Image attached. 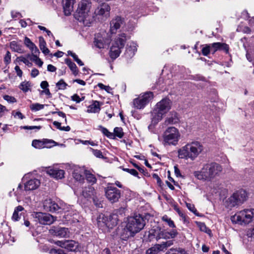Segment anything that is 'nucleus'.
I'll return each instance as SVG.
<instances>
[{
    "instance_id": "f257e3e1",
    "label": "nucleus",
    "mask_w": 254,
    "mask_h": 254,
    "mask_svg": "<svg viewBox=\"0 0 254 254\" xmlns=\"http://www.w3.org/2000/svg\"><path fill=\"white\" fill-rule=\"evenodd\" d=\"M145 226V221L140 215H136L128 218L126 228H124L121 238L127 240L129 238L140 231Z\"/></svg>"
},
{
    "instance_id": "f03ea898",
    "label": "nucleus",
    "mask_w": 254,
    "mask_h": 254,
    "mask_svg": "<svg viewBox=\"0 0 254 254\" xmlns=\"http://www.w3.org/2000/svg\"><path fill=\"white\" fill-rule=\"evenodd\" d=\"M204 147L199 141H193L188 143L178 150L180 158L194 160L203 151Z\"/></svg>"
},
{
    "instance_id": "7ed1b4c3",
    "label": "nucleus",
    "mask_w": 254,
    "mask_h": 254,
    "mask_svg": "<svg viewBox=\"0 0 254 254\" xmlns=\"http://www.w3.org/2000/svg\"><path fill=\"white\" fill-rule=\"evenodd\" d=\"M222 171V166L214 162L203 165L200 171H195L194 176L199 180L211 181Z\"/></svg>"
},
{
    "instance_id": "20e7f679",
    "label": "nucleus",
    "mask_w": 254,
    "mask_h": 254,
    "mask_svg": "<svg viewBox=\"0 0 254 254\" xmlns=\"http://www.w3.org/2000/svg\"><path fill=\"white\" fill-rule=\"evenodd\" d=\"M172 102L168 98H164L157 103L152 113V124H157L163 117L170 110Z\"/></svg>"
},
{
    "instance_id": "39448f33",
    "label": "nucleus",
    "mask_w": 254,
    "mask_h": 254,
    "mask_svg": "<svg viewBox=\"0 0 254 254\" xmlns=\"http://www.w3.org/2000/svg\"><path fill=\"white\" fill-rule=\"evenodd\" d=\"M254 218V208L244 209L231 217V220L233 223L241 225L248 224L251 222Z\"/></svg>"
},
{
    "instance_id": "423d86ee",
    "label": "nucleus",
    "mask_w": 254,
    "mask_h": 254,
    "mask_svg": "<svg viewBox=\"0 0 254 254\" xmlns=\"http://www.w3.org/2000/svg\"><path fill=\"white\" fill-rule=\"evenodd\" d=\"M247 191L243 189L238 190L233 193L226 201V206L228 208L239 206L247 200Z\"/></svg>"
},
{
    "instance_id": "0eeeda50",
    "label": "nucleus",
    "mask_w": 254,
    "mask_h": 254,
    "mask_svg": "<svg viewBox=\"0 0 254 254\" xmlns=\"http://www.w3.org/2000/svg\"><path fill=\"white\" fill-rule=\"evenodd\" d=\"M180 133L175 127H169L164 132L162 143L164 145H176L180 139Z\"/></svg>"
},
{
    "instance_id": "6e6552de",
    "label": "nucleus",
    "mask_w": 254,
    "mask_h": 254,
    "mask_svg": "<svg viewBox=\"0 0 254 254\" xmlns=\"http://www.w3.org/2000/svg\"><path fill=\"white\" fill-rule=\"evenodd\" d=\"M126 40L125 34L123 33L119 35L110 48V56L112 59H115L119 56L121 49L124 48Z\"/></svg>"
},
{
    "instance_id": "1a4fd4ad",
    "label": "nucleus",
    "mask_w": 254,
    "mask_h": 254,
    "mask_svg": "<svg viewBox=\"0 0 254 254\" xmlns=\"http://www.w3.org/2000/svg\"><path fill=\"white\" fill-rule=\"evenodd\" d=\"M90 7L91 2L88 0H81L78 4L75 14L78 20H84L87 17Z\"/></svg>"
},
{
    "instance_id": "9d476101",
    "label": "nucleus",
    "mask_w": 254,
    "mask_h": 254,
    "mask_svg": "<svg viewBox=\"0 0 254 254\" xmlns=\"http://www.w3.org/2000/svg\"><path fill=\"white\" fill-rule=\"evenodd\" d=\"M152 98L153 94L150 92H146L142 95H140L138 97L133 100V107L137 109H143Z\"/></svg>"
},
{
    "instance_id": "9b49d317",
    "label": "nucleus",
    "mask_w": 254,
    "mask_h": 254,
    "mask_svg": "<svg viewBox=\"0 0 254 254\" xmlns=\"http://www.w3.org/2000/svg\"><path fill=\"white\" fill-rule=\"evenodd\" d=\"M32 215L36 221L42 225H51L56 220V218L49 213L37 212Z\"/></svg>"
},
{
    "instance_id": "f8f14e48",
    "label": "nucleus",
    "mask_w": 254,
    "mask_h": 254,
    "mask_svg": "<svg viewBox=\"0 0 254 254\" xmlns=\"http://www.w3.org/2000/svg\"><path fill=\"white\" fill-rule=\"evenodd\" d=\"M105 196L112 203L118 201L121 197V190L117 188L109 186L105 189Z\"/></svg>"
},
{
    "instance_id": "ddd939ff",
    "label": "nucleus",
    "mask_w": 254,
    "mask_h": 254,
    "mask_svg": "<svg viewBox=\"0 0 254 254\" xmlns=\"http://www.w3.org/2000/svg\"><path fill=\"white\" fill-rule=\"evenodd\" d=\"M50 231L52 235L61 238H69L70 236L68 229L65 227H53Z\"/></svg>"
},
{
    "instance_id": "4468645a",
    "label": "nucleus",
    "mask_w": 254,
    "mask_h": 254,
    "mask_svg": "<svg viewBox=\"0 0 254 254\" xmlns=\"http://www.w3.org/2000/svg\"><path fill=\"white\" fill-rule=\"evenodd\" d=\"M110 6L108 4L103 3L100 5L95 10L96 15L102 16L106 19L110 15Z\"/></svg>"
},
{
    "instance_id": "2eb2a0df",
    "label": "nucleus",
    "mask_w": 254,
    "mask_h": 254,
    "mask_svg": "<svg viewBox=\"0 0 254 254\" xmlns=\"http://www.w3.org/2000/svg\"><path fill=\"white\" fill-rule=\"evenodd\" d=\"M124 24V19L117 16L112 20L110 22V31L112 34L116 33L117 30Z\"/></svg>"
},
{
    "instance_id": "dca6fc26",
    "label": "nucleus",
    "mask_w": 254,
    "mask_h": 254,
    "mask_svg": "<svg viewBox=\"0 0 254 254\" xmlns=\"http://www.w3.org/2000/svg\"><path fill=\"white\" fill-rule=\"evenodd\" d=\"M43 206L45 210L51 212H56L60 208L58 204L51 199H46Z\"/></svg>"
},
{
    "instance_id": "f3484780",
    "label": "nucleus",
    "mask_w": 254,
    "mask_h": 254,
    "mask_svg": "<svg viewBox=\"0 0 254 254\" xmlns=\"http://www.w3.org/2000/svg\"><path fill=\"white\" fill-rule=\"evenodd\" d=\"M47 174L56 179H62L64 178V171L57 168H49L47 171Z\"/></svg>"
},
{
    "instance_id": "a211bd4d",
    "label": "nucleus",
    "mask_w": 254,
    "mask_h": 254,
    "mask_svg": "<svg viewBox=\"0 0 254 254\" xmlns=\"http://www.w3.org/2000/svg\"><path fill=\"white\" fill-rule=\"evenodd\" d=\"M75 0H64L63 8L65 15H69L73 10Z\"/></svg>"
},
{
    "instance_id": "6ab92c4d",
    "label": "nucleus",
    "mask_w": 254,
    "mask_h": 254,
    "mask_svg": "<svg viewBox=\"0 0 254 254\" xmlns=\"http://www.w3.org/2000/svg\"><path fill=\"white\" fill-rule=\"evenodd\" d=\"M40 182L37 179H32L25 183V190H30L36 189L40 185Z\"/></svg>"
},
{
    "instance_id": "aec40b11",
    "label": "nucleus",
    "mask_w": 254,
    "mask_h": 254,
    "mask_svg": "<svg viewBox=\"0 0 254 254\" xmlns=\"http://www.w3.org/2000/svg\"><path fill=\"white\" fill-rule=\"evenodd\" d=\"M137 50L136 44L131 42L129 43V45H127L125 55L127 59L131 58L135 54Z\"/></svg>"
},
{
    "instance_id": "412c9836",
    "label": "nucleus",
    "mask_w": 254,
    "mask_h": 254,
    "mask_svg": "<svg viewBox=\"0 0 254 254\" xmlns=\"http://www.w3.org/2000/svg\"><path fill=\"white\" fill-rule=\"evenodd\" d=\"M107 217V224L108 228H112L118 224V221L119 220V217L117 213H113Z\"/></svg>"
},
{
    "instance_id": "4be33fe9",
    "label": "nucleus",
    "mask_w": 254,
    "mask_h": 254,
    "mask_svg": "<svg viewBox=\"0 0 254 254\" xmlns=\"http://www.w3.org/2000/svg\"><path fill=\"white\" fill-rule=\"evenodd\" d=\"M108 217L105 216V215L101 214H100L97 219V223L98 226L100 228L104 229L106 228H108Z\"/></svg>"
},
{
    "instance_id": "5701e85b",
    "label": "nucleus",
    "mask_w": 254,
    "mask_h": 254,
    "mask_svg": "<svg viewBox=\"0 0 254 254\" xmlns=\"http://www.w3.org/2000/svg\"><path fill=\"white\" fill-rule=\"evenodd\" d=\"M83 175H84V170L80 168L75 169L72 173L73 177L75 180L81 183L84 181Z\"/></svg>"
},
{
    "instance_id": "b1692460",
    "label": "nucleus",
    "mask_w": 254,
    "mask_h": 254,
    "mask_svg": "<svg viewBox=\"0 0 254 254\" xmlns=\"http://www.w3.org/2000/svg\"><path fill=\"white\" fill-rule=\"evenodd\" d=\"M24 42L25 46L31 50L33 54H38L40 53L37 47L29 38L25 37Z\"/></svg>"
},
{
    "instance_id": "393cba45",
    "label": "nucleus",
    "mask_w": 254,
    "mask_h": 254,
    "mask_svg": "<svg viewBox=\"0 0 254 254\" xmlns=\"http://www.w3.org/2000/svg\"><path fill=\"white\" fill-rule=\"evenodd\" d=\"M101 104L99 101H94L93 103L88 107L87 112L89 113H99L101 110Z\"/></svg>"
},
{
    "instance_id": "a878e982",
    "label": "nucleus",
    "mask_w": 254,
    "mask_h": 254,
    "mask_svg": "<svg viewBox=\"0 0 254 254\" xmlns=\"http://www.w3.org/2000/svg\"><path fill=\"white\" fill-rule=\"evenodd\" d=\"M78 243L73 240H66L64 249L69 251H75L78 248Z\"/></svg>"
},
{
    "instance_id": "bb28decb",
    "label": "nucleus",
    "mask_w": 254,
    "mask_h": 254,
    "mask_svg": "<svg viewBox=\"0 0 254 254\" xmlns=\"http://www.w3.org/2000/svg\"><path fill=\"white\" fill-rule=\"evenodd\" d=\"M39 47L42 52L45 55H48L50 53V50L46 47V43L43 37H40L39 38Z\"/></svg>"
},
{
    "instance_id": "cd10ccee",
    "label": "nucleus",
    "mask_w": 254,
    "mask_h": 254,
    "mask_svg": "<svg viewBox=\"0 0 254 254\" xmlns=\"http://www.w3.org/2000/svg\"><path fill=\"white\" fill-rule=\"evenodd\" d=\"M179 119L177 116V114L176 112L172 113L171 117L168 118L165 121L166 125L170 124H175L178 122Z\"/></svg>"
},
{
    "instance_id": "c85d7f7f",
    "label": "nucleus",
    "mask_w": 254,
    "mask_h": 254,
    "mask_svg": "<svg viewBox=\"0 0 254 254\" xmlns=\"http://www.w3.org/2000/svg\"><path fill=\"white\" fill-rule=\"evenodd\" d=\"M165 254H187L185 249L181 248H171Z\"/></svg>"
},
{
    "instance_id": "c756f323",
    "label": "nucleus",
    "mask_w": 254,
    "mask_h": 254,
    "mask_svg": "<svg viewBox=\"0 0 254 254\" xmlns=\"http://www.w3.org/2000/svg\"><path fill=\"white\" fill-rule=\"evenodd\" d=\"M10 48L14 52L17 53H22V47L16 41H12L10 43Z\"/></svg>"
},
{
    "instance_id": "7c9ffc66",
    "label": "nucleus",
    "mask_w": 254,
    "mask_h": 254,
    "mask_svg": "<svg viewBox=\"0 0 254 254\" xmlns=\"http://www.w3.org/2000/svg\"><path fill=\"white\" fill-rule=\"evenodd\" d=\"M106 42L103 39L98 36H96L94 39V44L96 47L101 49L104 47Z\"/></svg>"
},
{
    "instance_id": "2f4dec72",
    "label": "nucleus",
    "mask_w": 254,
    "mask_h": 254,
    "mask_svg": "<svg viewBox=\"0 0 254 254\" xmlns=\"http://www.w3.org/2000/svg\"><path fill=\"white\" fill-rule=\"evenodd\" d=\"M84 175L85 176L87 181L90 183L94 184L96 182V179L95 177L91 174L89 171L84 170Z\"/></svg>"
},
{
    "instance_id": "473e14b6",
    "label": "nucleus",
    "mask_w": 254,
    "mask_h": 254,
    "mask_svg": "<svg viewBox=\"0 0 254 254\" xmlns=\"http://www.w3.org/2000/svg\"><path fill=\"white\" fill-rule=\"evenodd\" d=\"M197 227L199 228L201 231L204 232L209 236L211 235V231L206 227L204 223L203 222H196Z\"/></svg>"
},
{
    "instance_id": "72a5a7b5",
    "label": "nucleus",
    "mask_w": 254,
    "mask_h": 254,
    "mask_svg": "<svg viewBox=\"0 0 254 254\" xmlns=\"http://www.w3.org/2000/svg\"><path fill=\"white\" fill-rule=\"evenodd\" d=\"M24 209L22 206L19 205L17 206L14 211L12 216V219L14 221H18L19 218V216L21 214H19V212L22 211Z\"/></svg>"
},
{
    "instance_id": "f704fd0d",
    "label": "nucleus",
    "mask_w": 254,
    "mask_h": 254,
    "mask_svg": "<svg viewBox=\"0 0 254 254\" xmlns=\"http://www.w3.org/2000/svg\"><path fill=\"white\" fill-rule=\"evenodd\" d=\"M31 83L28 81H24L21 83L19 85V88L24 92H27L30 90Z\"/></svg>"
},
{
    "instance_id": "c9c22d12",
    "label": "nucleus",
    "mask_w": 254,
    "mask_h": 254,
    "mask_svg": "<svg viewBox=\"0 0 254 254\" xmlns=\"http://www.w3.org/2000/svg\"><path fill=\"white\" fill-rule=\"evenodd\" d=\"M32 145L37 148V149H41L44 148V143L43 140H34L32 141Z\"/></svg>"
},
{
    "instance_id": "e433bc0d",
    "label": "nucleus",
    "mask_w": 254,
    "mask_h": 254,
    "mask_svg": "<svg viewBox=\"0 0 254 254\" xmlns=\"http://www.w3.org/2000/svg\"><path fill=\"white\" fill-rule=\"evenodd\" d=\"M44 148H51L57 145V143L52 139H43Z\"/></svg>"
},
{
    "instance_id": "4c0bfd02",
    "label": "nucleus",
    "mask_w": 254,
    "mask_h": 254,
    "mask_svg": "<svg viewBox=\"0 0 254 254\" xmlns=\"http://www.w3.org/2000/svg\"><path fill=\"white\" fill-rule=\"evenodd\" d=\"M99 127L101 128L102 132L109 138H114V133L110 132L106 128L100 126Z\"/></svg>"
},
{
    "instance_id": "58836bf2",
    "label": "nucleus",
    "mask_w": 254,
    "mask_h": 254,
    "mask_svg": "<svg viewBox=\"0 0 254 254\" xmlns=\"http://www.w3.org/2000/svg\"><path fill=\"white\" fill-rule=\"evenodd\" d=\"M170 238L169 234L168 232L166 231H161L158 233L156 237V239L159 240L160 239H168Z\"/></svg>"
},
{
    "instance_id": "ea45409f",
    "label": "nucleus",
    "mask_w": 254,
    "mask_h": 254,
    "mask_svg": "<svg viewBox=\"0 0 254 254\" xmlns=\"http://www.w3.org/2000/svg\"><path fill=\"white\" fill-rule=\"evenodd\" d=\"M114 137L117 136L120 138H121L123 137L124 135V132L123 131V129L121 127H116L114 128Z\"/></svg>"
},
{
    "instance_id": "a19ab883",
    "label": "nucleus",
    "mask_w": 254,
    "mask_h": 254,
    "mask_svg": "<svg viewBox=\"0 0 254 254\" xmlns=\"http://www.w3.org/2000/svg\"><path fill=\"white\" fill-rule=\"evenodd\" d=\"M45 105L39 103L33 104L30 106V109L32 111H37L44 108Z\"/></svg>"
},
{
    "instance_id": "79ce46f5",
    "label": "nucleus",
    "mask_w": 254,
    "mask_h": 254,
    "mask_svg": "<svg viewBox=\"0 0 254 254\" xmlns=\"http://www.w3.org/2000/svg\"><path fill=\"white\" fill-rule=\"evenodd\" d=\"M56 86L58 88L59 90H64L66 89L67 84L64 81L63 79H61L56 83Z\"/></svg>"
},
{
    "instance_id": "37998d69",
    "label": "nucleus",
    "mask_w": 254,
    "mask_h": 254,
    "mask_svg": "<svg viewBox=\"0 0 254 254\" xmlns=\"http://www.w3.org/2000/svg\"><path fill=\"white\" fill-rule=\"evenodd\" d=\"M162 219L163 221L166 222L170 227H175V225L174 224V222L171 219V218H169L167 216H163L162 218Z\"/></svg>"
},
{
    "instance_id": "c03bdc74",
    "label": "nucleus",
    "mask_w": 254,
    "mask_h": 254,
    "mask_svg": "<svg viewBox=\"0 0 254 254\" xmlns=\"http://www.w3.org/2000/svg\"><path fill=\"white\" fill-rule=\"evenodd\" d=\"M210 45L211 46V52L213 54L218 50H220L221 43H214Z\"/></svg>"
},
{
    "instance_id": "a18cd8bd",
    "label": "nucleus",
    "mask_w": 254,
    "mask_h": 254,
    "mask_svg": "<svg viewBox=\"0 0 254 254\" xmlns=\"http://www.w3.org/2000/svg\"><path fill=\"white\" fill-rule=\"evenodd\" d=\"M202 54L203 56H207L210 52H211V48L210 45H205V46L202 49Z\"/></svg>"
},
{
    "instance_id": "49530a36",
    "label": "nucleus",
    "mask_w": 254,
    "mask_h": 254,
    "mask_svg": "<svg viewBox=\"0 0 254 254\" xmlns=\"http://www.w3.org/2000/svg\"><path fill=\"white\" fill-rule=\"evenodd\" d=\"M158 250L155 245L146 251V254H157L159 252Z\"/></svg>"
},
{
    "instance_id": "de8ad7c7",
    "label": "nucleus",
    "mask_w": 254,
    "mask_h": 254,
    "mask_svg": "<svg viewBox=\"0 0 254 254\" xmlns=\"http://www.w3.org/2000/svg\"><path fill=\"white\" fill-rule=\"evenodd\" d=\"M49 253L50 254H67L61 249H56L54 248L50 249L49 251Z\"/></svg>"
},
{
    "instance_id": "09e8293b",
    "label": "nucleus",
    "mask_w": 254,
    "mask_h": 254,
    "mask_svg": "<svg viewBox=\"0 0 254 254\" xmlns=\"http://www.w3.org/2000/svg\"><path fill=\"white\" fill-rule=\"evenodd\" d=\"M3 99L7 102L10 103H13L16 102V100L14 97L10 96L7 95L3 96Z\"/></svg>"
},
{
    "instance_id": "8fccbe9b",
    "label": "nucleus",
    "mask_w": 254,
    "mask_h": 254,
    "mask_svg": "<svg viewBox=\"0 0 254 254\" xmlns=\"http://www.w3.org/2000/svg\"><path fill=\"white\" fill-rule=\"evenodd\" d=\"M90 150L92 151L93 154L97 157L99 158H102L103 157V155H102V153L101 151L97 149H94L92 148H90Z\"/></svg>"
},
{
    "instance_id": "3c124183",
    "label": "nucleus",
    "mask_w": 254,
    "mask_h": 254,
    "mask_svg": "<svg viewBox=\"0 0 254 254\" xmlns=\"http://www.w3.org/2000/svg\"><path fill=\"white\" fill-rule=\"evenodd\" d=\"M68 67L74 75H77L78 74V70L77 67L76 66V64L74 63L72 64Z\"/></svg>"
},
{
    "instance_id": "603ef678",
    "label": "nucleus",
    "mask_w": 254,
    "mask_h": 254,
    "mask_svg": "<svg viewBox=\"0 0 254 254\" xmlns=\"http://www.w3.org/2000/svg\"><path fill=\"white\" fill-rule=\"evenodd\" d=\"M37 54L33 55V57L35 59H32V61H34L35 63L40 67H41L43 64V62L37 57Z\"/></svg>"
},
{
    "instance_id": "864d4df0",
    "label": "nucleus",
    "mask_w": 254,
    "mask_h": 254,
    "mask_svg": "<svg viewBox=\"0 0 254 254\" xmlns=\"http://www.w3.org/2000/svg\"><path fill=\"white\" fill-rule=\"evenodd\" d=\"M123 170L125 172H127L131 175L134 176H137L138 175V172L136 170L133 169H128V168H124Z\"/></svg>"
},
{
    "instance_id": "5fc2aeb1",
    "label": "nucleus",
    "mask_w": 254,
    "mask_h": 254,
    "mask_svg": "<svg viewBox=\"0 0 254 254\" xmlns=\"http://www.w3.org/2000/svg\"><path fill=\"white\" fill-rule=\"evenodd\" d=\"M4 62L6 64H8L11 62V54L10 52L7 51L6 54L4 58Z\"/></svg>"
},
{
    "instance_id": "6e6d98bb",
    "label": "nucleus",
    "mask_w": 254,
    "mask_h": 254,
    "mask_svg": "<svg viewBox=\"0 0 254 254\" xmlns=\"http://www.w3.org/2000/svg\"><path fill=\"white\" fill-rule=\"evenodd\" d=\"M186 206L190 211L194 214H196V209L195 208L193 204L190 203H186Z\"/></svg>"
},
{
    "instance_id": "4d7b16f0",
    "label": "nucleus",
    "mask_w": 254,
    "mask_h": 254,
    "mask_svg": "<svg viewBox=\"0 0 254 254\" xmlns=\"http://www.w3.org/2000/svg\"><path fill=\"white\" fill-rule=\"evenodd\" d=\"M125 209L123 207H121L118 209H117L114 211V213H117L119 217V215H122L125 213Z\"/></svg>"
},
{
    "instance_id": "13d9d810",
    "label": "nucleus",
    "mask_w": 254,
    "mask_h": 254,
    "mask_svg": "<svg viewBox=\"0 0 254 254\" xmlns=\"http://www.w3.org/2000/svg\"><path fill=\"white\" fill-rule=\"evenodd\" d=\"M66 240H63V241H57L54 242V243L57 245V246L62 248H64L65 247V243Z\"/></svg>"
},
{
    "instance_id": "bf43d9fd",
    "label": "nucleus",
    "mask_w": 254,
    "mask_h": 254,
    "mask_svg": "<svg viewBox=\"0 0 254 254\" xmlns=\"http://www.w3.org/2000/svg\"><path fill=\"white\" fill-rule=\"evenodd\" d=\"M220 50H223L226 53H228L229 51V46L225 43H221L220 46Z\"/></svg>"
},
{
    "instance_id": "052dcab7",
    "label": "nucleus",
    "mask_w": 254,
    "mask_h": 254,
    "mask_svg": "<svg viewBox=\"0 0 254 254\" xmlns=\"http://www.w3.org/2000/svg\"><path fill=\"white\" fill-rule=\"evenodd\" d=\"M93 200L94 204L96 206V207L99 208L103 207L102 204L101 203V201H99V200L97 198H93Z\"/></svg>"
},
{
    "instance_id": "680f3d73",
    "label": "nucleus",
    "mask_w": 254,
    "mask_h": 254,
    "mask_svg": "<svg viewBox=\"0 0 254 254\" xmlns=\"http://www.w3.org/2000/svg\"><path fill=\"white\" fill-rule=\"evenodd\" d=\"M21 188H22L21 185H19L17 188V190L14 192L15 195L20 196L22 194V190H21Z\"/></svg>"
},
{
    "instance_id": "e2e57ef3",
    "label": "nucleus",
    "mask_w": 254,
    "mask_h": 254,
    "mask_svg": "<svg viewBox=\"0 0 254 254\" xmlns=\"http://www.w3.org/2000/svg\"><path fill=\"white\" fill-rule=\"evenodd\" d=\"M18 59H19V60L20 61L22 62L25 64H26L28 65H29V64H31L26 58H25L23 56L19 57L18 58Z\"/></svg>"
},
{
    "instance_id": "0e129e2a",
    "label": "nucleus",
    "mask_w": 254,
    "mask_h": 254,
    "mask_svg": "<svg viewBox=\"0 0 254 254\" xmlns=\"http://www.w3.org/2000/svg\"><path fill=\"white\" fill-rule=\"evenodd\" d=\"M6 111H7V110L6 107L0 104V117H2L4 115L5 112Z\"/></svg>"
},
{
    "instance_id": "69168bd1",
    "label": "nucleus",
    "mask_w": 254,
    "mask_h": 254,
    "mask_svg": "<svg viewBox=\"0 0 254 254\" xmlns=\"http://www.w3.org/2000/svg\"><path fill=\"white\" fill-rule=\"evenodd\" d=\"M174 172L176 176L177 177L183 178V176L181 175L179 169L177 166H174Z\"/></svg>"
},
{
    "instance_id": "338daca9",
    "label": "nucleus",
    "mask_w": 254,
    "mask_h": 254,
    "mask_svg": "<svg viewBox=\"0 0 254 254\" xmlns=\"http://www.w3.org/2000/svg\"><path fill=\"white\" fill-rule=\"evenodd\" d=\"M153 178L156 180L157 181V184L160 186H161V184H162V181H161V179L160 178V177L158 176V175L156 174H154L153 175Z\"/></svg>"
},
{
    "instance_id": "774afa93",
    "label": "nucleus",
    "mask_w": 254,
    "mask_h": 254,
    "mask_svg": "<svg viewBox=\"0 0 254 254\" xmlns=\"http://www.w3.org/2000/svg\"><path fill=\"white\" fill-rule=\"evenodd\" d=\"M40 86L43 89H47L49 87V83L47 81H43L40 84Z\"/></svg>"
}]
</instances>
